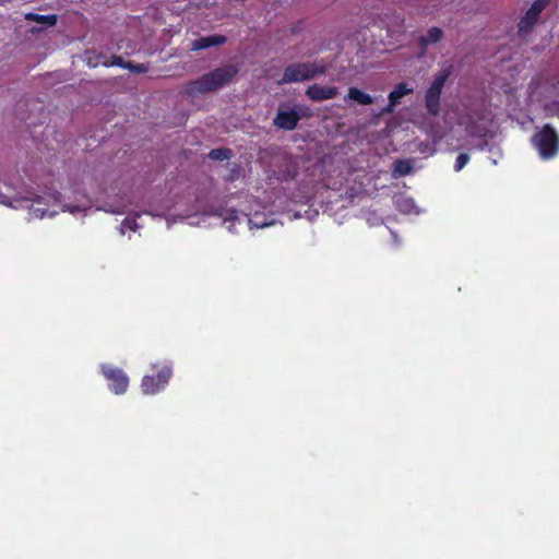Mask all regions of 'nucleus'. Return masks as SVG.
<instances>
[{"label":"nucleus","mask_w":559,"mask_h":559,"mask_svg":"<svg viewBox=\"0 0 559 559\" xmlns=\"http://www.w3.org/2000/svg\"><path fill=\"white\" fill-rule=\"evenodd\" d=\"M127 69L133 73H146L148 71V67L144 63H134L132 61H129Z\"/></svg>","instance_id":"20"},{"label":"nucleus","mask_w":559,"mask_h":559,"mask_svg":"<svg viewBox=\"0 0 559 559\" xmlns=\"http://www.w3.org/2000/svg\"><path fill=\"white\" fill-rule=\"evenodd\" d=\"M255 225H257L258 227H265V226H267L269 224L263 223V224H261V225H258V224H255Z\"/></svg>","instance_id":"23"},{"label":"nucleus","mask_w":559,"mask_h":559,"mask_svg":"<svg viewBox=\"0 0 559 559\" xmlns=\"http://www.w3.org/2000/svg\"><path fill=\"white\" fill-rule=\"evenodd\" d=\"M468 162H469V155L467 153L459 154L455 159L454 170L461 171Z\"/></svg>","instance_id":"19"},{"label":"nucleus","mask_w":559,"mask_h":559,"mask_svg":"<svg viewBox=\"0 0 559 559\" xmlns=\"http://www.w3.org/2000/svg\"><path fill=\"white\" fill-rule=\"evenodd\" d=\"M102 373L108 382L109 390L117 395L127 392L129 386V378L126 372L117 367L108 365L102 366Z\"/></svg>","instance_id":"7"},{"label":"nucleus","mask_w":559,"mask_h":559,"mask_svg":"<svg viewBox=\"0 0 559 559\" xmlns=\"http://www.w3.org/2000/svg\"><path fill=\"white\" fill-rule=\"evenodd\" d=\"M546 115L559 118V102L555 100L546 106Z\"/></svg>","instance_id":"21"},{"label":"nucleus","mask_w":559,"mask_h":559,"mask_svg":"<svg viewBox=\"0 0 559 559\" xmlns=\"http://www.w3.org/2000/svg\"><path fill=\"white\" fill-rule=\"evenodd\" d=\"M76 210H79V209H78V207H71V209H69V211H70L71 213H74V211H76Z\"/></svg>","instance_id":"22"},{"label":"nucleus","mask_w":559,"mask_h":559,"mask_svg":"<svg viewBox=\"0 0 559 559\" xmlns=\"http://www.w3.org/2000/svg\"><path fill=\"white\" fill-rule=\"evenodd\" d=\"M156 374H145L141 381V390L144 394H157L166 388L173 377L171 364L155 362L151 365Z\"/></svg>","instance_id":"4"},{"label":"nucleus","mask_w":559,"mask_h":559,"mask_svg":"<svg viewBox=\"0 0 559 559\" xmlns=\"http://www.w3.org/2000/svg\"><path fill=\"white\" fill-rule=\"evenodd\" d=\"M328 70L329 64L324 60L290 63L284 69L280 83L289 84L311 81L324 75Z\"/></svg>","instance_id":"2"},{"label":"nucleus","mask_w":559,"mask_h":559,"mask_svg":"<svg viewBox=\"0 0 559 559\" xmlns=\"http://www.w3.org/2000/svg\"><path fill=\"white\" fill-rule=\"evenodd\" d=\"M300 116L296 110H280L274 119V124L280 129L293 131L297 128Z\"/></svg>","instance_id":"11"},{"label":"nucleus","mask_w":559,"mask_h":559,"mask_svg":"<svg viewBox=\"0 0 559 559\" xmlns=\"http://www.w3.org/2000/svg\"><path fill=\"white\" fill-rule=\"evenodd\" d=\"M532 143L545 160L554 158L559 152V134L548 123L534 133Z\"/></svg>","instance_id":"3"},{"label":"nucleus","mask_w":559,"mask_h":559,"mask_svg":"<svg viewBox=\"0 0 559 559\" xmlns=\"http://www.w3.org/2000/svg\"><path fill=\"white\" fill-rule=\"evenodd\" d=\"M88 63L93 67L103 64L104 67H107V68L116 66V67H120L122 69H127L129 61L123 60V58L121 56H117V55L111 56L110 61H109L106 56H104L103 53H99L96 56V61L94 63H92L91 60L88 61Z\"/></svg>","instance_id":"13"},{"label":"nucleus","mask_w":559,"mask_h":559,"mask_svg":"<svg viewBox=\"0 0 559 559\" xmlns=\"http://www.w3.org/2000/svg\"><path fill=\"white\" fill-rule=\"evenodd\" d=\"M25 20L26 21H29V22H36V23H39V24H44L46 26H55L58 22V16L56 14H48V15H43V14H37V13H26L25 14Z\"/></svg>","instance_id":"16"},{"label":"nucleus","mask_w":559,"mask_h":559,"mask_svg":"<svg viewBox=\"0 0 559 559\" xmlns=\"http://www.w3.org/2000/svg\"><path fill=\"white\" fill-rule=\"evenodd\" d=\"M207 156L213 160H225L233 156V152L228 147H218L211 150Z\"/></svg>","instance_id":"18"},{"label":"nucleus","mask_w":559,"mask_h":559,"mask_svg":"<svg viewBox=\"0 0 559 559\" xmlns=\"http://www.w3.org/2000/svg\"><path fill=\"white\" fill-rule=\"evenodd\" d=\"M347 99L364 106L373 104V98L369 94L354 86L348 88L345 100Z\"/></svg>","instance_id":"15"},{"label":"nucleus","mask_w":559,"mask_h":559,"mask_svg":"<svg viewBox=\"0 0 559 559\" xmlns=\"http://www.w3.org/2000/svg\"><path fill=\"white\" fill-rule=\"evenodd\" d=\"M450 74V69L441 70L426 91L425 106L431 116H438L440 112V96Z\"/></svg>","instance_id":"5"},{"label":"nucleus","mask_w":559,"mask_h":559,"mask_svg":"<svg viewBox=\"0 0 559 559\" xmlns=\"http://www.w3.org/2000/svg\"><path fill=\"white\" fill-rule=\"evenodd\" d=\"M412 171H413V165H412L411 160H408V159H397L394 163V167H393L392 174H393L394 178H399V177L407 176Z\"/></svg>","instance_id":"17"},{"label":"nucleus","mask_w":559,"mask_h":559,"mask_svg":"<svg viewBox=\"0 0 559 559\" xmlns=\"http://www.w3.org/2000/svg\"><path fill=\"white\" fill-rule=\"evenodd\" d=\"M239 68L235 64H227L216 68L186 85L188 96L197 97L199 95L215 92L228 83L238 74Z\"/></svg>","instance_id":"1"},{"label":"nucleus","mask_w":559,"mask_h":559,"mask_svg":"<svg viewBox=\"0 0 559 559\" xmlns=\"http://www.w3.org/2000/svg\"><path fill=\"white\" fill-rule=\"evenodd\" d=\"M550 0H535L530 9L525 12L524 16L520 20L518 25V34L523 37L528 34L537 21L539 20L540 13L549 4Z\"/></svg>","instance_id":"8"},{"label":"nucleus","mask_w":559,"mask_h":559,"mask_svg":"<svg viewBox=\"0 0 559 559\" xmlns=\"http://www.w3.org/2000/svg\"><path fill=\"white\" fill-rule=\"evenodd\" d=\"M413 92V87H409L405 82L396 84L393 91L389 94V104L382 109V114H391L395 106L400 104L401 98L412 94Z\"/></svg>","instance_id":"10"},{"label":"nucleus","mask_w":559,"mask_h":559,"mask_svg":"<svg viewBox=\"0 0 559 559\" xmlns=\"http://www.w3.org/2000/svg\"><path fill=\"white\" fill-rule=\"evenodd\" d=\"M61 194L58 191H52L47 193L46 195H37L34 194L32 198V204L29 206L31 213L38 218H43L45 216H53L57 214V211H49V205H57L60 203Z\"/></svg>","instance_id":"6"},{"label":"nucleus","mask_w":559,"mask_h":559,"mask_svg":"<svg viewBox=\"0 0 559 559\" xmlns=\"http://www.w3.org/2000/svg\"><path fill=\"white\" fill-rule=\"evenodd\" d=\"M338 95V88L333 85H309L306 90V96L312 102H323L332 99Z\"/></svg>","instance_id":"9"},{"label":"nucleus","mask_w":559,"mask_h":559,"mask_svg":"<svg viewBox=\"0 0 559 559\" xmlns=\"http://www.w3.org/2000/svg\"><path fill=\"white\" fill-rule=\"evenodd\" d=\"M227 38L224 35H210L194 39L191 44V50L199 51L214 46H222L226 43Z\"/></svg>","instance_id":"12"},{"label":"nucleus","mask_w":559,"mask_h":559,"mask_svg":"<svg viewBox=\"0 0 559 559\" xmlns=\"http://www.w3.org/2000/svg\"><path fill=\"white\" fill-rule=\"evenodd\" d=\"M443 37V31L440 27H430L425 36H420L418 44L423 49L429 45L439 43Z\"/></svg>","instance_id":"14"}]
</instances>
